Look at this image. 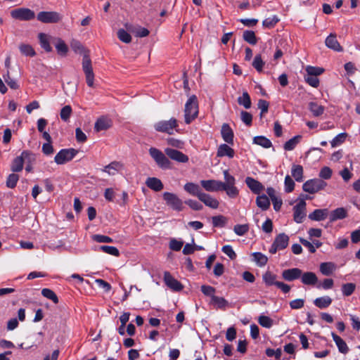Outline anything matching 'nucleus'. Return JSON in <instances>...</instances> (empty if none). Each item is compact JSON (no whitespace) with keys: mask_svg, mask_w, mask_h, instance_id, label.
<instances>
[{"mask_svg":"<svg viewBox=\"0 0 360 360\" xmlns=\"http://www.w3.org/2000/svg\"><path fill=\"white\" fill-rule=\"evenodd\" d=\"M224 182L218 180H202L200 184L208 192L225 191L226 195L231 198H236L239 194V190L236 186V179L231 175L229 170L223 172Z\"/></svg>","mask_w":360,"mask_h":360,"instance_id":"nucleus-1","label":"nucleus"},{"mask_svg":"<svg viewBox=\"0 0 360 360\" xmlns=\"http://www.w3.org/2000/svg\"><path fill=\"white\" fill-rule=\"evenodd\" d=\"M198 114V104L197 97L193 95L189 97L185 104L184 109V122L186 124H189L194 120Z\"/></svg>","mask_w":360,"mask_h":360,"instance_id":"nucleus-2","label":"nucleus"},{"mask_svg":"<svg viewBox=\"0 0 360 360\" xmlns=\"http://www.w3.org/2000/svg\"><path fill=\"white\" fill-rule=\"evenodd\" d=\"M178 127L176 119L172 117L169 120H161L154 124V129L159 132L166 133L169 135L174 134Z\"/></svg>","mask_w":360,"mask_h":360,"instance_id":"nucleus-3","label":"nucleus"},{"mask_svg":"<svg viewBox=\"0 0 360 360\" xmlns=\"http://www.w3.org/2000/svg\"><path fill=\"white\" fill-rule=\"evenodd\" d=\"M149 154L160 168L165 169L170 168V161L161 150L151 147L149 149Z\"/></svg>","mask_w":360,"mask_h":360,"instance_id":"nucleus-4","label":"nucleus"},{"mask_svg":"<svg viewBox=\"0 0 360 360\" xmlns=\"http://www.w3.org/2000/svg\"><path fill=\"white\" fill-rule=\"evenodd\" d=\"M77 154V150L74 148L60 150L55 156L54 161L58 165H63L72 160Z\"/></svg>","mask_w":360,"mask_h":360,"instance_id":"nucleus-5","label":"nucleus"},{"mask_svg":"<svg viewBox=\"0 0 360 360\" xmlns=\"http://www.w3.org/2000/svg\"><path fill=\"white\" fill-rule=\"evenodd\" d=\"M162 196L166 204L174 210L179 212L183 210V202L176 194L165 192Z\"/></svg>","mask_w":360,"mask_h":360,"instance_id":"nucleus-6","label":"nucleus"},{"mask_svg":"<svg viewBox=\"0 0 360 360\" xmlns=\"http://www.w3.org/2000/svg\"><path fill=\"white\" fill-rule=\"evenodd\" d=\"M326 183L321 179H313L307 181L302 186L303 190L309 193H315L323 189Z\"/></svg>","mask_w":360,"mask_h":360,"instance_id":"nucleus-7","label":"nucleus"},{"mask_svg":"<svg viewBox=\"0 0 360 360\" xmlns=\"http://www.w3.org/2000/svg\"><path fill=\"white\" fill-rule=\"evenodd\" d=\"M11 15L14 19L26 21L34 19L35 13L30 8H19L11 11Z\"/></svg>","mask_w":360,"mask_h":360,"instance_id":"nucleus-8","label":"nucleus"},{"mask_svg":"<svg viewBox=\"0 0 360 360\" xmlns=\"http://www.w3.org/2000/svg\"><path fill=\"white\" fill-rule=\"evenodd\" d=\"M306 217V202L304 199H298V202L293 207L294 221L300 224Z\"/></svg>","mask_w":360,"mask_h":360,"instance_id":"nucleus-9","label":"nucleus"},{"mask_svg":"<svg viewBox=\"0 0 360 360\" xmlns=\"http://www.w3.org/2000/svg\"><path fill=\"white\" fill-rule=\"evenodd\" d=\"M37 18L44 23H54L60 21L61 17L55 11H41L37 14Z\"/></svg>","mask_w":360,"mask_h":360,"instance_id":"nucleus-10","label":"nucleus"},{"mask_svg":"<svg viewBox=\"0 0 360 360\" xmlns=\"http://www.w3.org/2000/svg\"><path fill=\"white\" fill-rule=\"evenodd\" d=\"M165 152L170 159L178 162L186 163L188 161V157L186 155L176 149L167 148Z\"/></svg>","mask_w":360,"mask_h":360,"instance_id":"nucleus-11","label":"nucleus"},{"mask_svg":"<svg viewBox=\"0 0 360 360\" xmlns=\"http://www.w3.org/2000/svg\"><path fill=\"white\" fill-rule=\"evenodd\" d=\"M164 282L165 285L174 291H181L183 289L181 283L174 278L169 272L164 273Z\"/></svg>","mask_w":360,"mask_h":360,"instance_id":"nucleus-12","label":"nucleus"},{"mask_svg":"<svg viewBox=\"0 0 360 360\" xmlns=\"http://www.w3.org/2000/svg\"><path fill=\"white\" fill-rule=\"evenodd\" d=\"M300 279L301 282L304 285H314L316 287L319 281L318 277L316 275V274L311 271H307L304 273L302 272Z\"/></svg>","mask_w":360,"mask_h":360,"instance_id":"nucleus-13","label":"nucleus"},{"mask_svg":"<svg viewBox=\"0 0 360 360\" xmlns=\"http://www.w3.org/2000/svg\"><path fill=\"white\" fill-rule=\"evenodd\" d=\"M302 270L298 268H292L283 271L282 277L288 281H292L297 278H300Z\"/></svg>","mask_w":360,"mask_h":360,"instance_id":"nucleus-14","label":"nucleus"},{"mask_svg":"<svg viewBox=\"0 0 360 360\" xmlns=\"http://www.w3.org/2000/svg\"><path fill=\"white\" fill-rule=\"evenodd\" d=\"M245 181L248 187L255 194H259L264 189V186L252 177H246Z\"/></svg>","mask_w":360,"mask_h":360,"instance_id":"nucleus-15","label":"nucleus"},{"mask_svg":"<svg viewBox=\"0 0 360 360\" xmlns=\"http://www.w3.org/2000/svg\"><path fill=\"white\" fill-rule=\"evenodd\" d=\"M198 199L206 206L212 209H217L219 205V201L216 198L204 192L202 193Z\"/></svg>","mask_w":360,"mask_h":360,"instance_id":"nucleus-16","label":"nucleus"},{"mask_svg":"<svg viewBox=\"0 0 360 360\" xmlns=\"http://www.w3.org/2000/svg\"><path fill=\"white\" fill-rule=\"evenodd\" d=\"M30 155L28 151H23L20 156L15 158L11 165V170L13 172H19L23 168L24 158Z\"/></svg>","mask_w":360,"mask_h":360,"instance_id":"nucleus-17","label":"nucleus"},{"mask_svg":"<svg viewBox=\"0 0 360 360\" xmlns=\"http://www.w3.org/2000/svg\"><path fill=\"white\" fill-rule=\"evenodd\" d=\"M326 46L335 51L340 52L342 51V47L337 40L336 35L335 34H330L328 36L325 41Z\"/></svg>","mask_w":360,"mask_h":360,"instance_id":"nucleus-18","label":"nucleus"},{"mask_svg":"<svg viewBox=\"0 0 360 360\" xmlns=\"http://www.w3.org/2000/svg\"><path fill=\"white\" fill-rule=\"evenodd\" d=\"M329 214L328 209H316L310 213L309 219L312 221H320L326 219Z\"/></svg>","mask_w":360,"mask_h":360,"instance_id":"nucleus-19","label":"nucleus"},{"mask_svg":"<svg viewBox=\"0 0 360 360\" xmlns=\"http://www.w3.org/2000/svg\"><path fill=\"white\" fill-rule=\"evenodd\" d=\"M112 125V121L110 118L105 116L99 117L94 125V129L96 131L106 130L109 129Z\"/></svg>","mask_w":360,"mask_h":360,"instance_id":"nucleus-20","label":"nucleus"},{"mask_svg":"<svg viewBox=\"0 0 360 360\" xmlns=\"http://www.w3.org/2000/svg\"><path fill=\"white\" fill-rule=\"evenodd\" d=\"M123 164L120 162L113 161L106 165L103 169V172L108 173L110 176L115 175L116 173L119 172L123 169Z\"/></svg>","mask_w":360,"mask_h":360,"instance_id":"nucleus-21","label":"nucleus"},{"mask_svg":"<svg viewBox=\"0 0 360 360\" xmlns=\"http://www.w3.org/2000/svg\"><path fill=\"white\" fill-rule=\"evenodd\" d=\"M221 134L225 142L229 144L233 143V131L228 124H224L222 125Z\"/></svg>","mask_w":360,"mask_h":360,"instance_id":"nucleus-22","label":"nucleus"},{"mask_svg":"<svg viewBox=\"0 0 360 360\" xmlns=\"http://www.w3.org/2000/svg\"><path fill=\"white\" fill-rule=\"evenodd\" d=\"M347 216V210L344 207H338L329 214V219L330 222L335 221L339 219H343Z\"/></svg>","mask_w":360,"mask_h":360,"instance_id":"nucleus-23","label":"nucleus"},{"mask_svg":"<svg viewBox=\"0 0 360 360\" xmlns=\"http://www.w3.org/2000/svg\"><path fill=\"white\" fill-rule=\"evenodd\" d=\"M186 192L191 195L196 196L198 198L202 194V191L200 186L193 182H188L184 186Z\"/></svg>","mask_w":360,"mask_h":360,"instance_id":"nucleus-24","label":"nucleus"},{"mask_svg":"<svg viewBox=\"0 0 360 360\" xmlns=\"http://www.w3.org/2000/svg\"><path fill=\"white\" fill-rule=\"evenodd\" d=\"M331 336L338 348V351L340 353L347 354L349 352V348L345 341L333 332L331 333Z\"/></svg>","mask_w":360,"mask_h":360,"instance_id":"nucleus-25","label":"nucleus"},{"mask_svg":"<svg viewBox=\"0 0 360 360\" xmlns=\"http://www.w3.org/2000/svg\"><path fill=\"white\" fill-rule=\"evenodd\" d=\"M289 243V237L285 233H279L274 241L275 246L278 247L280 250L285 249Z\"/></svg>","mask_w":360,"mask_h":360,"instance_id":"nucleus-26","label":"nucleus"},{"mask_svg":"<svg viewBox=\"0 0 360 360\" xmlns=\"http://www.w3.org/2000/svg\"><path fill=\"white\" fill-rule=\"evenodd\" d=\"M319 270L323 275L330 276L336 270V265L331 262H322L320 264Z\"/></svg>","mask_w":360,"mask_h":360,"instance_id":"nucleus-27","label":"nucleus"},{"mask_svg":"<svg viewBox=\"0 0 360 360\" xmlns=\"http://www.w3.org/2000/svg\"><path fill=\"white\" fill-rule=\"evenodd\" d=\"M234 150L227 144L223 143L221 144L217 150V156L218 157H224L227 156L229 158H232L234 156Z\"/></svg>","mask_w":360,"mask_h":360,"instance_id":"nucleus-28","label":"nucleus"},{"mask_svg":"<svg viewBox=\"0 0 360 360\" xmlns=\"http://www.w3.org/2000/svg\"><path fill=\"white\" fill-rule=\"evenodd\" d=\"M146 184L149 188L155 191H160L163 188V184L162 181L155 177L148 178L146 179Z\"/></svg>","mask_w":360,"mask_h":360,"instance_id":"nucleus-29","label":"nucleus"},{"mask_svg":"<svg viewBox=\"0 0 360 360\" xmlns=\"http://www.w3.org/2000/svg\"><path fill=\"white\" fill-rule=\"evenodd\" d=\"M332 299L329 296L320 297L314 300V304L319 309H325L332 303Z\"/></svg>","mask_w":360,"mask_h":360,"instance_id":"nucleus-30","label":"nucleus"},{"mask_svg":"<svg viewBox=\"0 0 360 360\" xmlns=\"http://www.w3.org/2000/svg\"><path fill=\"white\" fill-rule=\"evenodd\" d=\"M292 176L298 182L303 180V167L300 165H293L291 169Z\"/></svg>","mask_w":360,"mask_h":360,"instance_id":"nucleus-31","label":"nucleus"},{"mask_svg":"<svg viewBox=\"0 0 360 360\" xmlns=\"http://www.w3.org/2000/svg\"><path fill=\"white\" fill-rule=\"evenodd\" d=\"M253 143L260 146L264 148H269L272 146L271 141L264 136H257L254 137Z\"/></svg>","mask_w":360,"mask_h":360,"instance_id":"nucleus-32","label":"nucleus"},{"mask_svg":"<svg viewBox=\"0 0 360 360\" xmlns=\"http://www.w3.org/2000/svg\"><path fill=\"white\" fill-rule=\"evenodd\" d=\"M276 275L270 271H266L263 274L262 279L266 286H276V283L279 282L276 281Z\"/></svg>","mask_w":360,"mask_h":360,"instance_id":"nucleus-33","label":"nucleus"},{"mask_svg":"<svg viewBox=\"0 0 360 360\" xmlns=\"http://www.w3.org/2000/svg\"><path fill=\"white\" fill-rule=\"evenodd\" d=\"M38 37L41 48H43L46 52H51L52 51V48L50 45L49 37L44 33H39Z\"/></svg>","mask_w":360,"mask_h":360,"instance_id":"nucleus-34","label":"nucleus"},{"mask_svg":"<svg viewBox=\"0 0 360 360\" xmlns=\"http://www.w3.org/2000/svg\"><path fill=\"white\" fill-rule=\"evenodd\" d=\"M309 109L314 117L321 115L325 110L323 105H319L316 102H310L309 103Z\"/></svg>","mask_w":360,"mask_h":360,"instance_id":"nucleus-35","label":"nucleus"},{"mask_svg":"<svg viewBox=\"0 0 360 360\" xmlns=\"http://www.w3.org/2000/svg\"><path fill=\"white\" fill-rule=\"evenodd\" d=\"M256 203L262 210H266L270 206V201L266 195H258Z\"/></svg>","mask_w":360,"mask_h":360,"instance_id":"nucleus-36","label":"nucleus"},{"mask_svg":"<svg viewBox=\"0 0 360 360\" xmlns=\"http://www.w3.org/2000/svg\"><path fill=\"white\" fill-rule=\"evenodd\" d=\"M56 40V43L55 44V46H56L58 53L62 56H66V54L68 51V46L65 44L64 41L60 38H58Z\"/></svg>","mask_w":360,"mask_h":360,"instance_id":"nucleus-37","label":"nucleus"},{"mask_svg":"<svg viewBox=\"0 0 360 360\" xmlns=\"http://www.w3.org/2000/svg\"><path fill=\"white\" fill-rule=\"evenodd\" d=\"M238 103L240 105H243L245 109L251 107L250 97L247 91H244L241 96L238 98Z\"/></svg>","mask_w":360,"mask_h":360,"instance_id":"nucleus-38","label":"nucleus"},{"mask_svg":"<svg viewBox=\"0 0 360 360\" xmlns=\"http://www.w3.org/2000/svg\"><path fill=\"white\" fill-rule=\"evenodd\" d=\"M211 304L217 308L224 309L229 303L224 297L214 295L211 299Z\"/></svg>","mask_w":360,"mask_h":360,"instance_id":"nucleus-39","label":"nucleus"},{"mask_svg":"<svg viewBox=\"0 0 360 360\" xmlns=\"http://www.w3.org/2000/svg\"><path fill=\"white\" fill-rule=\"evenodd\" d=\"M243 38L245 41L252 45H255L257 42L255 33L252 30L244 31L243 34Z\"/></svg>","mask_w":360,"mask_h":360,"instance_id":"nucleus-40","label":"nucleus"},{"mask_svg":"<svg viewBox=\"0 0 360 360\" xmlns=\"http://www.w3.org/2000/svg\"><path fill=\"white\" fill-rule=\"evenodd\" d=\"M252 257L254 261L259 266H264L267 263V257L261 252H254Z\"/></svg>","mask_w":360,"mask_h":360,"instance_id":"nucleus-41","label":"nucleus"},{"mask_svg":"<svg viewBox=\"0 0 360 360\" xmlns=\"http://www.w3.org/2000/svg\"><path fill=\"white\" fill-rule=\"evenodd\" d=\"M300 139L301 136H295L292 137L285 143L283 146L284 149L288 151L292 150L299 143Z\"/></svg>","mask_w":360,"mask_h":360,"instance_id":"nucleus-42","label":"nucleus"},{"mask_svg":"<svg viewBox=\"0 0 360 360\" xmlns=\"http://www.w3.org/2000/svg\"><path fill=\"white\" fill-rule=\"evenodd\" d=\"M356 285L353 283H345L342 285L341 290L344 296H350L355 290Z\"/></svg>","mask_w":360,"mask_h":360,"instance_id":"nucleus-43","label":"nucleus"},{"mask_svg":"<svg viewBox=\"0 0 360 360\" xmlns=\"http://www.w3.org/2000/svg\"><path fill=\"white\" fill-rule=\"evenodd\" d=\"M82 69L84 74L91 73L93 72V68L91 66V61L89 58V56L85 54L83 56L82 60Z\"/></svg>","mask_w":360,"mask_h":360,"instance_id":"nucleus-44","label":"nucleus"},{"mask_svg":"<svg viewBox=\"0 0 360 360\" xmlns=\"http://www.w3.org/2000/svg\"><path fill=\"white\" fill-rule=\"evenodd\" d=\"M19 49H20V51L21 52V53L26 56L32 57V56H35V54H36L33 48L29 44H20L19 46Z\"/></svg>","mask_w":360,"mask_h":360,"instance_id":"nucleus-45","label":"nucleus"},{"mask_svg":"<svg viewBox=\"0 0 360 360\" xmlns=\"http://www.w3.org/2000/svg\"><path fill=\"white\" fill-rule=\"evenodd\" d=\"M279 21V18L277 15H274L264 19L262 22V25L266 28H272Z\"/></svg>","mask_w":360,"mask_h":360,"instance_id":"nucleus-46","label":"nucleus"},{"mask_svg":"<svg viewBox=\"0 0 360 360\" xmlns=\"http://www.w3.org/2000/svg\"><path fill=\"white\" fill-rule=\"evenodd\" d=\"M305 70L307 72L306 75L316 77L323 72V68L319 67H314L311 65L307 66Z\"/></svg>","mask_w":360,"mask_h":360,"instance_id":"nucleus-47","label":"nucleus"},{"mask_svg":"<svg viewBox=\"0 0 360 360\" xmlns=\"http://www.w3.org/2000/svg\"><path fill=\"white\" fill-rule=\"evenodd\" d=\"M41 295L46 297L47 299H49L52 300L55 304H57L58 302V299L56 293L51 289L49 288H44L41 290Z\"/></svg>","mask_w":360,"mask_h":360,"instance_id":"nucleus-48","label":"nucleus"},{"mask_svg":"<svg viewBox=\"0 0 360 360\" xmlns=\"http://www.w3.org/2000/svg\"><path fill=\"white\" fill-rule=\"evenodd\" d=\"M252 65L257 72H260L262 71L264 62L262 59L261 55L258 54L255 56Z\"/></svg>","mask_w":360,"mask_h":360,"instance_id":"nucleus-49","label":"nucleus"},{"mask_svg":"<svg viewBox=\"0 0 360 360\" xmlns=\"http://www.w3.org/2000/svg\"><path fill=\"white\" fill-rule=\"evenodd\" d=\"M118 39L124 43L128 44L131 41V35L124 29H120L117 31Z\"/></svg>","mask_w":360,"mask_h":360,"instance_id":"nucleus-50","label":"nucleus"},{"mask_svg":"<svg viewBox=\"0 0 360 360\" xmlns=\"http://www.w3.org/2000/svg\"><path fill=\"white\" fill-rule=\"evenodd\" d=\"M258 322L262 327L266 328H270L273 326L274 323L273 320L270 317L264 315H262L259 317Z\"/></svg>","mask_w":360,"mask_h":360,"instance_id":"nucleus-51","label":"nucleus"},{"mask_svg":"<svg viewBox=\"0 0 360 360\" xmlns=\"http://www.w3.org/2000/svg\"><path fill=\"white\" fill-rule=\"evenodd\" d=\"M72 108L70 105H68L64 106L60 112V116L62 120L67 122L69 120L70 115L72 114Z\"/></svg>","mask_w":360,"mask_h":360,"instance_id":"nucleus-52","label":"nucleus"},{"mask_svg":"<svg viewBox=\"0 0 360 360\" xmlns=\"http://www.w3.org/2000/svg\"><path fill=\"white\" fill-rule=\"evenodd\" d=\"M19 180V176L16 174H11L8 175L6 180V186L10 188H13Z\"/></svg>","mask_w":360,"mask_h":360,"instance_id":"nucleus-53","label":"nucleus"},{"mask_svg":"<svg viewBox=\"0 0 360 360\" xmlns=\"http://www.w3.org/2000/svg\"><path fill=\"white\" fill-rule=\"evenodd\" d=\"M334 281L331 278H325L322 283H319L316 285V288H322L323 290H329L333 287Z\"/></svg>","mask_w":360,"mask_h":360,"instance_id":"nucleus-54","label":"nucleus"},{"mask_svg":"<svg viewBox=\"0 0 360 360\" xmlns=\"http://www.w3.org/2000/svg\"><path fill=\"white\" fill-rule=\"evenodd\" d=\"M212 221L214 227H223L226 224V219L222 215H219L212 217Z\"/></svg>","mask_w":360,"mask_h":360,"instance_id":"nucleus-55","label":"nucleus"},{"mask_svg":"<svg viewBox=\"0 0 360 360\" xmlns=\"http://www.w3.org/2000/svg\"><path fill=\"white\" fill-rule=\"evenodd\" d=\"M347 137V134L340 133L338 134L331 141L330 144L332 147H336L342 144Z\"/></svg>","mask_w":360,"mask_h":360,"instance_id":"nucleus-56","label":"nucleus"},{"mask_svg":"<svg viewBox=\"0 0 360 360\" xmlns=\"http://www.w3.org/2000/svg\"><path fill=\"white\" fill-rule=\"evenodd\" d=\"M284 187L286 193H290L294 190L295 182L289 175H287L285 178Z\"/></svg>","mask_w":360,"mask_h":360,"instance_id":"nucleus-57","label":"nucleus"},{"mask_svg":"<svg viewBox=\"0 0 360 360\" xmlns=\"http://www.w3.org/2000/svg\"><path fill=\"white\" fill-rule=\"evenodd\" d=\"M249 230L248 224H237L234 226L233 231L238 236L245 235Z\"/></svg>","mask_w":360,"mask_h":360,"instance_id":"nucleus-58","label":"nucleus"},{"mask_svg":"<svg viewBox=\"0 0 360 360\" xmlns=\"http://www.w3.org/2000/svg\"><path fill=\"white\" fill-rule=\"evenodd\" d=\"M240 119L242 122L247 126H250L252 122V115L247 111H241Z\"/></svg>","mask_w":360,"mask_h":360,"instance_id":"nucleus-59","label":"nucleus"},{"mask_svg":"<svg viewBox=\"0 0 360 360\" xmlns=\"http://www.w3.org/2000/svg\"><path fill=\"white\" fill-rule=\"evenodd\" d=\"M221 251L232 260L236 258V254L235 251L233 250V248L229 245L223 246L221 248Z\"/></svg>","mask_w":360,"mask_h":360,"instance_id":"nucleus-60","label":"nucleus"},{"mask_svg":"<svg viewBox=\"0 0 360 360\" xmlns=\"http://www.w3.org/2000/svg\"><path fill=\"white\" fill-rule=\"evenodd\" d=\"M93 239L97 243H108L113 241L112 238L109 236L96 234L93 236Z\"/></svg>","mask_w":360,"mask_h":360,"instance_id":"nucleus-61","label":"nucleus"},{"mask_svg":"<svg viewBox=\"0 0 360 360\" xmlns=\"http://www.w3.org/2000/svg\"><path fill=\"white\" fill-rule=\"evenodd\" d=\"M304 80L312 87L317 88L319 85V79L316 77L305 75Z\"/></svg>","mask_w":360,"mask_h":360,"instance_id":"nucleus-62","label":"nucleus"},{"mask_svg":"<svg viewBox=\"0 0 360 360\" xmlns=\"http://www.w3.org/2000/svg\"><path fill=\"white\" fill-rule=\"evenodd\" d=\"M304 300L296 299L290 302L289 305L292 309H300L304 307Z\"/></svg>","mask_w":360,"mask_h":360,"instance_id":"nucleus-63","label":"nucleus"},{"mask_svg":"<svg viewBox=\"0 0 360 360\" xmlns=\"http://www.w3.org/2000/svg\"><path fill=\"white\" fill-rule=\"evenodd\" d=\"M332 169L328 167H323L319 172V176L323 179H329L332 176Z\"/></svg>","mask_w":360,"mask_h":360,"instance_id":"nucleus-64","label":"nucleus"}]
</instances>
